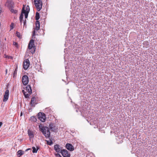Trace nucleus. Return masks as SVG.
Returning a JSON list of instances; mask_svg holds the SVG:
<instances>
[{
	"instance_id": "nucleus-18",
	"label": "nucleus",
	"mask_w": 157,
	"mask_h": 157,
	"mask_svg": "<svg viewBox=\"0 0 157 157\" xmlns=\"http://www.w3.org/2000/svg\"><path fill=\"white\" fill-rule=\"evenodd\" d=\"M36 101L34 97L32 98L31 99L30 105L34 107L35 105V102Z\"/></svg>"
},
{
	"instance_id": "nucleus-11",
	"label": "nucleus",
	"mask_w": 157,
	"mask_h": 157,
	"mask_svg": "<svg viewBox=\"0 0 157 157\" xmlns=\"http://www.w3.org/2000/svg\"><path fill=\"white\" fill-rule=\"evenodd\" d=\"M66 147L70 151H73L74 149V147L70 144H67L66 145Z\"/></svg>"
},
{
	"instance_id": "nucleus-10",
	"label": "nucleus",
	"mask_w": 157,
	"mask_h": 157,
	"mask_svg": "<svg viewBox=\"0 0 157 157\" xmlns=\"http://www.w3.org/2000/svg\"><path fill=\"white\" fill-rule=\"evenodd\" d=\"M49 127L51 131L56 132L58 129V127L56 126L54 124L51 123L49 124Z\"/></svg>"
},
{
	"instance_id": "nucleus-21",
	"label": "nucleus",
	"mask_w": 157,
	"mask_h": 157,
	"mask_svg": "<svg viewBox=\"0 0 157 157\" xmlns=\"http://www.w3.org/2000/svg\"><path fill=\"white\" fill-rule=\"evenodd\" d=\"M32 148L33 153H36L37 152V151L38 149L37 147V149H36L35 147H33Z\"/></svg>"
},
{
	"instance_id": "nucleus-17",
	"label": "nucleus",
	"mask_w": 157,
	"mask_h": 157,
	"mask_svg": "<svg viewBox=\"0 0 157 157\" xmlns=\"http://www.w3.org/2000/svg\"><path fill=\"white\" fill-rule=\"evenodd\" d=\"M24 6H23L22 8L21 13L19 17L20 20H22V19H23L24 16Z\"/></svg>"
},
{
	"instance_id": "nucleus-5",
	"label": "nucleus",
	"mask_w": 157,
	"mask_h": 157,
	"mask_svg": "<svg viewBox=\"0 0 157 157\" xmlns=\"http://www.w3.org/2000/svg\"><path fill=\"white\" fill-rule=\"evenodd\" d=\"M54 149L58 153H61L63 150L61 146L57 144L55 145Z\"/></svg>"
},
{
	"instance_id": "nucleus-15",
	"label": "nucleus",
	"mask_w": 157,
	"mask_h": 157,
	"mask_svg": "<svg viewBox=\"0 0 157 157\" xmlns=\"http://www.w3.org/2000/svg\"><path fill=\"white\" fill-rule=\"evenodd\" d=\"M28 133L30 139L33 138L34 137V135L33 131H31L29 130H28Z\"/></svg>"
},
{
	"instance_id": "nucleus-20",
	"label": "nucleus",
	"mask_w": 157,
	"mask_h": 157,
	"mask_svg": "<svg viewBox=\"0 0 157 157\" xmlns=\"http://www.w3.org/2000/svg\"><path fill=\"white\" fill-rule=\"evenodd\" d=\"M40 18V14L39 13L36 12V14L35 19L36 20H38Z\"/></svg>"
},
{
	"instance_id": "nucleus-7",
	"label": "nucleus",
	"mask_w": 157,
	"mask_h": 157,
	"mask_svg": "<svg viewBox=\"0 0 157 157\" xmlns=\"http://www.w3.org/2000/svg\"><path fill=\"white\" fill-rule=\"evenodd\" d=\"M29 61L28 59H25L23 63V68L25 70H27L29 66Z\"/></svg>"
},
{
	"instance_id": "nucleus-32",
	"label": "nucleus",
	"mask_w": 157,
	"mask_h": 157,
	"mask_svg": "<svg viewBox=\"0 0 157 157\" xmlns=\"http://www.w3.org/2000/svg\"><path fill=\"white\" fill-rule=\"evenodd\" d=\"M26 20H25V21H23L24 25L25 26H26Z\"/></svg>"
},
{
	"instance_id": "nucleus-35",
	"label": "nucleus",
	"mask_w": 157,
	"mask_h": 157,
	"mask_svg": "<svg viewBox=\"0 0 157 157\" xmlns=\"http://www.w3.org/2000/svg\"><path fill=\"white\" fill-rule=\"evenodd\" d=\"M1 8H0V13H1Z\"/></svg>"
},
{
	"instance_id": "nucleus-22",
	"label": "nucleus",
	"mask_w": 157,
	"mask_h": 157,
	"mask_svg": "<svg viewBox=\"0 0 157 157\" xmlns=\"http://www.w3.org/2000/svg\"><path fill=\"white\" fill-rule=\"evenodd\" d=\"M24 152L21 150H19L17 151L18 155H21L23 154Z\"/></svg>"
},
{
	"instance_id": "nucleus-9",
	"label": "nucleus",
	"mask_w": 157,
	"mask_h": 157,
	"mask_svg": "<svg viewBox=\"0 0 157 157\" xmlns=\"http://www.w3.org/2000/svg\"><path fill=\"white\" fill-rule=\"evenodd\" d=\"M61 153L63 157H70V153L66 150L63 149Z\"/></svg>"
},
{
	"instance_id": "nucleus-23",
	"label": "nucleus",
	"mask_w": 157,
	"mask_h": 157,
	"mask_svg": "<svg viewBox=\"0 0 157 157\" xmlns=\"http://www.w3.org/2000/svg\"><path fill=\"white\" fill-rule=\"evenodd\" d=\"M31 119L32 121L34 122H36V119L33 116L31 117Z\"/></svg>"
},
{
	"instance_id": "nucleus-30",
	"label": "nucleus",
	"mask_w": 157,
	"mask_h": 157,
	"mask_svg": "<svg viewBox=\"0 0 157 157\" xmlns=\"http://www.w3.org/2000/svg\"><path fill=\"white\" fill-rule=\"evenodd\" d=\"M16 35L17 37H20V35L19 32H17L16 33Z\"/></svg>"
},
{
	"instance_id": "nucleus-25",
	"label": "nucleus",
	"mask_w": 157,
	"mask_h": 157,
	"mask_svg": "<svg viewBox=\"0 0 157 157\" xmlns=\"http://www.w3.org/2000/svg\"><path fill=\"white\" fill-rule=\"evenodd\" d=\"M47 141V144L49 145H52L53 144V143L52 141Z\"/></svg>"
},
{
	"instance_id": "nucleus-19",
	"label": "nucleus",
	"mask_w": 157,
	"mask_h": 157,
	"mask_svg": "<svg viewBox=\"0 0 157 157\" xmlns=\"http://www.w3.org/2000/svg\"><path fill=\"white\" fill-rule=\"evenodd\" d=\"M29 10L30 9L29 6H26V10H25V7L24 6V11L25 12L29 13Z\"/></svg>"
},
{
	"instance_id": "nucleus-29",
	"label": "nucleus",
	"mask_w": 157,
	"mask_h": 157,
	"mask_svg": "<svg viewBox=\"0 0 157 157\" xmlns=\"http://www.w3.org/2000/svg\"><path fill=\"white\" fill-rule=\"evenodd\" d=\"M29 13H25L24 12V14H25V18H27L28 16V14Z\"/></svg>"
},
{
	"instance_id": "nucleus-16",
	"label": "nucleus",
	"mask_w": 157,
	"mask_h": 157,
	"mask_svg": "<svg viewBox=\"0 0 157 157\" xmlns=\"http://www.w3.org/2000/svg\"><path fill=\"white\" fill-rule=\"evenodd\" d=\"M22 92L24 94V95L25 97L26 98H29L30 94H31L29 93H28V92H27V91H25V90H22Z\"/></svg>"
},
{
	"instance_id": "nucleus-13",
	"label": "nucleus",
	"mask_w": 157,
	"mask_h": 157,
	"mask_svg": "<svg viewBox=\"0 0 157 157\" xmlns=\"http://www.w3.org/2000/svg\"><path fill=\"white\" fill-rule=\"evenodd\" d=\"M13 4V2L11 0H7L5 5L9 8H11Z\"/></svg>"
},
{
	"instance_id": "nucleus-14",
	"label": "nucleus",
	"mask_w": 157,
	"mask_h": 157,
	"mask_svg": "<svg viewBox=\"0 0 157 157\" xmlns=\"http://www.w3.org/2000/svg\"><path fill=\"white\" fill-rule=\"evenodd\" d=\"M25 90L29 94H31L32 93L31 88L30 86L29 85L27 86L26 87Z\"/></svg>"
},
{
	"instance_id": "nucleus-36",
	"label": "nucleus",
	"mask_w": 157,
	"mask_h": 157,
	"mask_svg": "<svg viewBox=\"0 0 157 157\" xmlns=\"http://www.w3.org/2000/svg\"><path fill=\"white\" fill-rule=\"evenodd\" d=\"M22 113H21V116L22 115Z\"/></svg>"
},
{
	"instance_id": "nucleus-24",
	"label": "nucleus",
	"mask_w": 157,
	"mask_h": 157,
	"mask_svg": "<svg viewBox=\"0 0 157 157\" xmlns=\"http://www.w3.org/2000/svg\"><path fill=\"white\" fill-rule=\"evenodd\" d=\"M4 56H5V57L6 58H8V59H12L13 58L11 56H8L6 55H4Z\"/></svg>"
},
{
	"instance_id": "nucleus-27",
	"label": "nucleus",
	"mask_w": 157,
	"mask_h": 157,
	"mask_svg": "<svg viewBox=\"0 0 157 157\" xmlns=\"http://www.w3.org/2000/svg\"><path fill=\"white\" fill-rule=\"evenodd\" d=\"M54 154L56 157H62L58 153H55Z\"/></svg>"
},
{
	"instance_id": "nucleus-26",
	"label": "nucleus",
	"mask_w": 157,
	"mask_h": 157,
	"mask_svg": "<svg viewBox=\"0 0 157 157\" xmlns=\"http://www.w3.org/2000/svg\"><path fill=\"white\" fill-rule=\"evenodd\" d=\"M11 11L13 13H16L17 12V11L16 10H14L13 9H11Z\"/></svg>"
},
{
	"instance_id": "nucleus-12",
	"label": "nucleus",
	"mask_w": 157,
	"mask_h": 157,
	"mask_svg": "<svg viewBox=\"0 0 157 157\" xmlns=\"http://www.w3.org/2000/svg\"><path fill=\"white\" fill-rule=\"evenodd\" d=\"M9 94V91L8 90H6L5 92L4 96L3 101H6L8 98V97Z\"/></svg>"
},
{
	"instance_id": "nucleus-1",
	"label": "nucleus",
	"mask_w": 157,
	"mask_h": 157,
	"mask_svg": "<svg viewBox=\"0 0 157 157\" xmlns=\"http://www.w3.org/2000/svg\"><path fill=\"white\" fill-rule=\"evenodd\" d=\"M39 128L46 137H49L50 136V132L48 127L43 126L41 124H40L39 125Z\"/></svg>"
},
{
	"instance_id": "nucleus-34",
	"label": "nucleus",
	"mask_w": 157,
	"mask_h": 157,
	"mask_svg": "<svg viewBox=\"0 0 157 157\" xmlns=\"http://www.w3.org/2000/svg\"><path fill=\"white\" fill-rule=\"evenodd\" d=\"M23 21L24 20H23V19H22V20H20V21L21 24V23H22V22H23Z\"/></svg>"
},
{
	"instance_id": "nucleus-33",
	"label": "nucleus",
	"mask_w": 157,
	"mask_h": 157,
	"mask_svg": "<svg viewBox=\"0 0 157 157\" xmlns=\"http://www.w3.org/2000/svg\"><path fill=\"white\" fill-rule=\"evenodd\" d=\"M2 124V123L1 122H0V127L1 126Z\"/></svg>"
},
{
	"instance_id": "nucleus-8",
	"label": "nucleus",
	"mask_w": 157,
	"mask_h": 157,
	"mask_svg": "<svg viewBox=\"0 0 157 157\" xmlns=\"http://www.w3.org/2000/svg\"><path fill=\"white\" fill-rule=\"evenodd\" d=\"M36 28L34 29L33 32V37L35 36L36 35V32L35 30L36 31L38 30L40 28V24L39 21H37L36 22Z\"/></svg>"
},
{
	"instance_id": "nucleus-3",
	"label": "nucleus",
	"mask_w": 157,
	"mask_h": 157,
	"mask_svg": "<svg viewBox=\"0 0 157 157\" xmlns=\"http://www.w3.org/2000/svg\"><path fill=\"white\" fill-rule=\"evenodd\" d=\"M34 43V40L33 39H31L30 40L28 46V48L29 49H30L32 48L33 49V51L31 52L33 54L34 53L35 49V47L33 46Z\"/></svg>"
},
{
	"instance_id": "nucleus-6",
	"label": "nucleus",
	"mask_w": 157,
	"mask_h": 157,
	"mask_svg": "<svg viewBox=\"0 0 157 157\" xmlns=\"http://www.w3.org/2000/svg\"><path fill=\"white\" fill-rule=\"evenodd\" d=\"M22 81L24 85L27 84L29 81L28 76L25 75H24L22 77Z\"/></svg>"
},
{
	"instance_id": "nucleus-4",
	"label": "nucleus",
	"mask_w": 157,
	"mask_h": 157,
	"mask_svg": "<svg viewBox=\"0 0 157 157\" xmlns=\"http://www.w3.org/2000/svg\"><path fill=\"white\" fill-rule=\"evenodd\" d=\"M38 118L42 122H44L46 119L45 114L42 113H39Z\"/></svg>"
},
{
	"instance_id": "nucleus-2",
	"label": "nucleus",
	"mask_w": 157,
	"mask_h": 157,
	"mask_svg": "<svg viewBox=\"0 0 157 157\" xmlns=\"http://www.w3.org/2000/svg\"><path fill=\"white\" fill-rule=\"evenodd\" d=\"M34 4L37 11H39L42 9V0H34Z\"/></svg>"
},
{
	"instance_id": "nucleus-31",
	"label": "nucleus",
	"mask_w": 157,
	"mask_h": 157,
	"mask_svg": "<svg viewBox=\"0 0 157 157\" xmlns=\"http://www.w3.org/2000/svg\"><path fill=\"white\" fill-rule=\"evenodd\" d=\"M13 44L15 45L16 47H17V43L16 42H13Z\"/></svg>"
},
{
	"instance_id": "nucleus-28",
	"label": "nucleus",
	"mask_w": 157,
	"mask_h": 157,
	"mask_svg": "<svg viewBox=\"0 0 157 157\" xmlns=\"http://www.w3.org/2000/svg\"><path fill=\"white\" fill-rule=\"evenodd\" d=\"M14 25V23H11L10 25V30H12L13 29Z\"/></svg>"
}]
</instances>
